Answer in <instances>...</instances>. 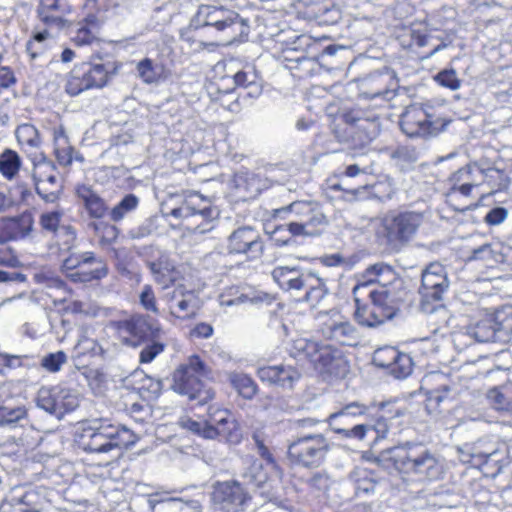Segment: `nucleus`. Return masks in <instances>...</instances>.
<instances>
[{"label": "nucleus", "mask_w": 512, "mask_h": 512, "mask_svg": "<svg viewBox=\"0 0 512 512\" xmlns=\"http://www.w3.org/2000/svg\"><path fill=\"white\" fill-rule=\"evenodd\" d=\"M397 281L394 269L383 262L365 269L353 288L354 318L361 326L376 327L392 319L398 310L390 285Z\"/></svg>", "instance_id": "obj_1"}, {"label": "nucleus", "mask_w": 512, "mask_h": 512, "mask_svg": "<svg viewBox=\"0 0 512 512\" xmlns=\"http://www.w3.org/2000/svg\"><path fill=\"white\" fill-rule=\"evenodd\" d=\"M373 462L388 472L395 470L419 479L437 480L443 474L439 455L420 441H406L385 449L373 458Z\"/></svg>", "instance_id": "obj_2"}, {"label": "nucleus", "mask_w": 512, "mask_h": 512, "mask_svg": "<svg viewBox=\"0 0 512 512\" xmlns=\"http://www.w3.org/2000/svg\"><path fill=\"white\" fill-rule=\"evenodd\" d=\"M191 25L215 39V42L203 43L211 47L242 42L250 33L249 20L224 6L200 5Z\"/></svg>", "instance_id": "obj_3"}, {"label": "nucleus", "mask_w": 512, "mask_h": 512, "mask_svg": "<svg viewBox=\"0 0 512 512\" xmlns=\"http://www.w3.org/2000/svg\"><path fill=\"white\" fill-rule=\"evenodd\" d=\"M56 236L61 240L62 250L67 253L61 262L62 274L71 282L86 284L101 281L109 274L107 261L93 251L76 250V230L71 225H62Z\"/></svg>", "instance_id": "obj_4"}, {"label": "nucleus", "mask_w": 512, "mask_h": 512, "mask_svg": "<svg viewBox=\"0 0 512 512\" xmlns=\"http://www.w3.org/2000/svg\"><path fill=\"white\" fill-rule=\"evenodd\" d=\"M425 221V213L416 210L390 211L376 229V237L389 252L399 253L416 237Z\"/></svg>", "instance_id": "obj_5"}, {"label": "nucleus", "mask_w": 512, "mask_h": 512, "mask_svg": "<svg viewBox=\"0 0 512 512\" xmlns=\"http://www.w3.org/2000/svg\"><path fill=\"white\" fill-rule=\"evenodd\" d=\"M271 276L278 286L286 292L297 296L311 306L317 305L327 294L324 279L314 271L300 266H277Z\"/></svg>", "instance_id": "obj_6"}, {"label": "nucleus", "mask_w": 512, "mask_h": 512, "mask_svg": "<svg viewBox=\"0 0 512 512\" xmlns=\"http://www.w3.org/2000/svg\"><path fill=\"white\" fill-rule=\"evenodd\" d=\"M77 442L78 446L88 453L107 454L133 445L135 435L124 426L94 420L83 426Z\"/></svg>", "instance_id": "obj_7"}, {"label": "nucleus", "mask_w": 512, "mask_h": 512, "mask_svg": "<svg viewBox=\"0 0 512 512\" xmlns=\"http://www.w3.org/2000/svg\"><path fill=\"white\" fill-rule=\"evenodd\" d=\"M275 215L286 218L290 231L299 237L319 236L328 225L327 216L321 206L311 201H295L275 210Z\"/></svg>", "instance_id": "obj_8"}, {"label": "nucleus", "mask_w": 512, "mask_h": 512, "mask_svg": "<svg viewBox=\"0 0 512 512\" xmlns=\"http://www.w3.org/2000/svg\"><path fill=\"white\" fill-rule=\"evenodd\" d=\"M207 375L206 365L198 355H192L187 363L180 365L173 373L171 389L199 405L213 399L214 392L206 388L201 377Z\"/></svg>", "instance_id": "obj_9"}, {"label": "nucleus", "mask_w": 512, "mask_h": 512, "mask_svg": "<svg viewBox=\"0 0 512 512\" xmlns=\"http://www.w3.org/2000/svg\"><path fill=\"white\" fill-rule=\"evenodd\" d=\"M329 449V442L323 434H301L288 441L287 457L295 466L317 469L324 463Z\"/></svg>", "instance_id": "obj_10"}, {"label": "nucleus", "mask_w": 512, "mask_h": 512, "mask_svg": "<svg viewBox=\"0 0 512 512\" xmlns=\"http://www.w3.org/2000/svg\"><path fill=\"white\" fill-rule=\"evenodd\" d=\"M371 415V407L352 401L341 406L337 411L331 413L326 422L331 429L342 438L363 440L368 433V426L358 423L348 427L358 418H367Z\"/></svg>", "instance_id": "obj_11"}, {"label": "nucleus", "mask_w": 512, "mask_h": 512, "mask_svg": "<svg viewBox=\"0 0 512 512\" xmlns=\"http://www.w3.org/2000/svg\"><path fill=\"white\" fill-rule=\"evenodd\" d=\"M450 281L446 268L437 262L429 264L422 272L419 294L421 296L420 307L426 313H433L448 292Z\"/></svg>", "instance_id": "obj_12"}, {"label": "nucleus", "mask_w": 512, "mask_h": 512, "mask_svg": "<svg viewBox=\"0 0 512 512\" xmlns=\"http://www.w3.org/2000/svg\"><path fill=\"white\" fill-rule=\"evenodd\" d=\"M114 63H83L76 66L70 73L65 90L71 96H77L85 90L104 87L112 73H115Z\"/></svg>", "instance_id": "obj_13"}, {"label": "nucleus", "mask_w": 512, "mask_h": 512, "mask_svg": "<svg viewBox=\"0 0 512 512\" xmlns=\"http://www.w3.org/2000/svg\"><path fill=\"white\" fill-rule=\"evenodd\" d=\"M219 214V209L211 205V200L197 192L189 193L180 206L169 212V215L175 219L201 218L202 222L194 227V231L199 234L211 231L214 228L213 222Z\"/></svg>", "instance_id": "obj_14"}, {"label": "nucleus", "mask_w": 512, "mask_h": 512, "mask_svg": "<svg viewBox=\"0 0 512 512\" xmlns=\"http://www.w3.org/2000/svg\"><path fill=\"white\" fill-rule=\"evenodd\" d=\"M342 118L349 126L347 134L351 146L355 149H364L380 133V119L375 112L352 109L344 113Z\"/></svg>", "instance_id": "obj_15"}, {"label": "nucleus", "mask_w": 512, "mask_h": 512, "mask_svg": "<svg viewBox=\"0 0 512 512\" xmlns=\"http://www.w3.org/2000/svg\"><path fill=\"white\" fill-rule=\"evenodd\" d=\"M357 83L359 95L371 100L389 101L396 96L399 87L396 72L388 67L358 79Z\"/></svg>", "instance_id": "obj_16"}, {"label": "nucleus", "mask_w": 512, "mask_h": 512, "mask_svg": "<svg viewBox=\"0 0 512 512\" xmlns=\"http://www.w3.org/2000/svg\"><path fill=\"white\" fill-rule=\"evenodd\" d=\"M36 402L39 408L61 419L66 413L74 411L79 406V397L75 390L55 385L41 387L37 393Z\"/></svg>", "instance_id": "obj_17"}, {"label": "nucleus", "mask_w": 512, "mask_h": 512, "mask_svg": "<svg viewBox=\"0 0 512 512\" xmlns=\"http://www.w3.org/2000/svg\"><path fill=\"white\" fill-rule=\"evenodd\" d=\"M211 501L216 510L243 512L251 501V495L240 481L229 480L214 484Z\"/></svg>", "instance_id": "obj_18"}, {"label": "nucleus", "mask_w": 512, "mask_h": 512, "mask_svg": "<svg viewBox=\"0 0 512 512\" xmlns=\"http://www.w3.org/2000/svg\"><path fill=\"white\" fill-rule=\"evenodd\" d=\"M33 180L36 193L46 203L59 200L62 185L58 182L55 165L41 153L33 159Z\"/></svg>", "instance_id": "obj_19"}, {"label": "nucleus", "mask_w": 512, "mask_h": 512, "mask_svg": "<svg viewBox=\"0 0 512 512\" xmlns=\"http://www.w3.org/2000/svg\"><path fill=\"white\" fill-rule=\"evenodd\" d=\"M367 176L366 170L358 164H349L339 167L333 178L328 180L329 188L343 191L348 200H360L365 198L369 185L363 181Z\"/></svg>", "instance_id": "obj_20"}, {"label": "nucleus", "mask_w": 512, "mask_h": 512, "mask_svg": "<svg viewBox=\"0 0 512 512\" xmlns=\"http://www.w3.org/2000/svg\"><path fill=\"white\" fill-rule=\"evenodd\" d=\"M137 254L144 259L153 280L161 285L163 289L174 284L177 279V272L174 263L166 252L149 245L139 247Z\"/></svg>", "instance_id": "obj_21"}, {"label": "nucleus", "mask_w": 512, "mask_h": 512, "mask_svg": "<svg viewBox=\"0 0 512 512\" xmlns=\"http://www.w3.org/2000/svg\"><path fill=\"white\" fill-rule=\"evenodd\" d=\"M118 331L127 335L125 343L134 347L148 340L159 339L161 328L159 323L149 316L134 314L117 322Z\"/></svg>", "instance_id": "obj_22"}, {"label": "nucleus", "mask_w": 512, "mask_h": 512, "mask_svg": "<svg viewBox=\"0 0 512 512\" xmlns=\"http://www.w3.org/2000/svg\"><path fill=\"white\" fill-rule=\"evenodd\" d=\"M210 427L206 430L208 439L224 440L236 444L241 440V431L237 421L227 409L209 406Z\"/></svg>", "instance_id": "obj_23"}, {"label": "nucleus", "mask_w": 512, "mask_h": 512, "mask_svg": "<svg viewBox=\"0 0 512 512\" xmlns=\"http://www.w3.org/2000/svg\"><path fill=\"white\" fill-rule=\"evenodd\" d=\"M227 250L230 254H244L248 259L256 260L264 252V243L256 229L242 226L229 235Z\"/></svg>", "instance_id": "obj_24"}, {"label": "nucleus", "mask_w": 512, "mask_h": 512, "mask_svg": "<svg viewBox=\"0 0 512 512\" xmlns=\"http://www.w3.org/2000/svg\"><path fill=\"white\" fill-rule=\"evenodd\" d=\"M372 363L379 368L387 370L396 379L408 377L413 369L411 357L392 346H385L375 350Z\"/></svg>", "instance_id": "obj_25"}, {"label": "nucleus", "mask_w": 512, "mask_h": 512, "mask_svg": "<svg viewBox=\"0 0 512 512\" xmlns=\"http://www.w3.org/2000/svg\"><path fill=\"white\" fill-rule=\"evenodd\" d=\"M336 318H331L322 326V335L328 340L340 345L355 347L361 341V333L351 322L344 320L336 313Z\"/></svg>", "instance_id": "obj_26"}, {"label": "nucleus", "mask_w": 512, "mask_h": 512, "mask_svg": "<svg viewBox=\"0 0 512 512\" xmlns=\"http://www.w3.org/2000/svg\"><path fill=\"white\" fill-rule=\"evenodd\" d=\"M258 378L268 385L291 390L300 380L301 374L291 365H273L260 367L257 370Z\"/></svg>", "instance_id": "obj_27"}, {"label": "nucleus", "mask_w": 512, "mask_h": 512, "mask_svg": "<svg viewBox=\"0 0 512 512\" xmlns=\"http://www.w3.org/2000/svg\"><path fill=\"white\" fill-rule=\"evenodd\" d=\"M400 127L410 138L425 137L431 133L432 123L423 109L410 107L401 115Z\"/></svg>", "instance_id": "obj_28"}, {"label": "nucleus", "mask_w": 512, "mask_h": 512, "mask_svg": "<svg viewBox=\"0 0 512 512\" xmlns=\"http://www.w3.org/2000/svg\"><path fill=\"white\" fill-rule=\"evenodd\" d=\"M0 223L5 243L24 240L33 232L34 217L31 212L25 211L18 216L5 218Z\"/></svg>", "instance_id": "obj_29"}, {"label": "nucleus", "mask_w": 512, "mask_h": 512, "mask_svg": "<svg viewBox=\"0 0 512 512\" xmlns=\"http://www.w3.org/2000/svg\"><path fill=\"white\" fill-rule=\"evenodd\" d=\"M476 170L478 171L476 164H467L452 173L448 179L450 184L448 195L452 197L459 193L464 197H469L472 189L479 185L475 175Z\"/></svg>", "instance_id": "obj_30"}, {"label": "nucleus", "mask_w": 512, "mask_h": 512, "mask_svg": "<svg viewBox=\"0 0 512 512\" xmlns=\"http://www.w3.org/2000/svg\"><path fill=\"white\" fill-rule=\"evenodd\" d=\"M170 313L180 319L193 316L197 310V298L191 291L174 289L165 295Z\"/></svg>", "instance_id": "obj_31"}, {"label": "nucleus", "mask_w": 512, "mask_h": 512, "mask_svg": "<svg viewBox=\"0 0 512 512\" xmlns=\"http://www.w3.org/2000/svg\"><path fill=\"white\" fill-rule=\"evenodd\" d=\"M227 78L233 80L234 89L243 88L247 90V96L250 98H257L262 94V79L254 65H243Z\"/></svg>", "instance_id": "obj_32"}, {"label": "nucleus", "mask_w": 512, "mask_h": 512, "mask_svg": "<svg viewBox=\"0 0 512 512\" xmlns=\"http://www.w3.org/2000/svg\"><path fill=\"white\" fill-rule=\"evenodd\" d=\"M240 483L243 484L248 491H256L259 487H263L268 480V473L264 469L262 462L254 458H246L243 461V467L239 473Z\"/></svg>", "instance_id": "obj_33"}, {"label": "nucleus", "mask_w": 512, "mask_h": 512, "mask_svg": "<svg viewBox=\"0 0 512 512\" xmlns=\"http://www.w3.org/2000/svg\"><path fill=\"white\" fill-rule=\"evenodd\" d=\"M76 194L90 217L99 219L106 214L108 208L105 201L90 186L78 185Z\"/></svg>", "instance_id": "obj_34"}, {"label": "nucleus", "mask_w": 512, "mask_h": 512, "mask_svg": "<svg viewBox=\"0 0 512 512\" xmlns=\"http://www.w3.org/2000/svg\"><path fill=\"white\" fill-rule=\"evenodd\" d=\"M389 157L400 171L408 172L416 167L419 151L411 145H398L389 149Z\"/></svg>", "instance_id": "obj_35"}, {"label": "nucleus", "mask_w": 512, "mask_h": 512, "mask_svg": "<svg viewBox=\"0 0 512 512\" xmlns=\"http://www.w3.org/2000/svg\"><path fill=\"white\" fill-rule=\"evenodd\" d=\"M268 299L267 294L245 293L238 287H230L220 295L219 302L221 306L230 307L244 303L258 304Z\"/></svg>", "instance_id": "obj_36"}, {"label": "nucleus", "mask_w": 512, "mask_h": 512, "mask_svg": "<svg viewBox=\"0 0 512 512\" xmlns=\"http://www.w3.org/2000/svg\"><path fill=\"white\" fill-rule=\"evenodd\" d=\"M136 72L145 84H158L164 79L165 67L151 58L145 57L137 63Z\"/></svg>", "instance_id": "obj_37"}, {"label": "nucleus", "mask_w": 512, "mask_h": 512, "mask_svg": "<svg viewBox=\"0 0 512 512\" xmlns=\"http://www.w3.org/2000/svg\"><path fill=\"white\" fill-rule=\"evenodd\" d=\"M33 281L46 289L56 290L64 295H70L72 289L66 282L53 270L42 268L33 274Z\"/></svg>", "instance_id": "obj_38"}, {"label": "nucleus", "mask_w": 512, "mask_h": 512, "mask_svg": "<svg viewBox=\"0 0 512 512\" xmlns=\"http://www.w3.org/2000/svg\"><path fill=\"white\" fill-rule=\"evenodd\" d=\"M233 182L238 196L244 200L255 198L261 191L259 179L250 172L235 174Z\"/></svg>", "instance_id": "obj_39"}, {"label": "nucleus", "mask_w": 512, "mask_h": 512, "mask_svg": "<svg viewBox=\"0 0 512 512\" xmlns=\"http://www.w3.org/2000/svg\"><path fill=\"white\" fill-rule=\"evenodd\" d=\"M466 333L480 343L499 341L492 316L468 326Z\"/></svg>", "instance_id": "obj_40"}, {"label": "nucleus", "mask_w": 512, "mask_h": 512, "mask_svg": "<svg viewBox=\"0 0 512 512\" xmlns=\"http://www.w3.org/2000/svg\"><path fill=\"white\" fill-rule=\"evenodd\" d=\"M499 342H507L512 335V307H502L492 316Z\"/></svg>", "instance_id": "obj_41"}, {"label": "nucleus", "mask_w": 512, "mask_h": 512, "mask_svg": "<svg viewBox=\"0 0 512 512\" xmlns=\"http://www.w3.org/2000/svg\"><path fill=\"white\" fill-rule=\"evenodd\" d=\"M370 474V471L364 468H356L350 473L349 479L354 485L356 496L374 493L376 482L370 477Z\"/></svg>", "instance_id": "obj_42"}, {"label": "nucleus", "mask_w": 512, "mask_h": 512, "mask_svg": "<svg viewBox=\"0 0 512 512\" xmlns=\"http://www.w3.org/2000/svg\"><path fill=\"white\" fill-rule=\"evenodd\" d=\"M478 172L482 176L483 182L491 188L492 192L505 190L509 186L508 176L500 169L478 167Z\"/></svg>", "instance_id": "obj_43"}, {"label": "nucleus", "mask_w": 512, "mask_h": 512, "mask_svg": "<svg viewBox=\"0 0 512 512\" xmlns=\"http://www.w3.org/2000/svg\"><path fill=\"white\" fill-rule=\"evenodd\" d=\"M257 490L259 491L260 496L268 502H271L282 509L289 510L290 512L294 511V506L291 505L287 499L282 497L279 483L274 484L273 481L268 479L266 484L263 487H259Z\"/></svg>", "instance_id": "obj_44"}, {"label": "nucleus", "mask_w": 512, "mask_h": 512, "mask_svg": "<svg viewBox=\"0 0 512 512\" xmlns=\"http://www.w3.org/2000/svg\"><path fill=\"white\" fill-rule=\"evenodd\" d=\"M228 379L232 387L237 390L239 395L243 398L252 399L255 396L257 392V385L247 374L231 372Z\"/></svg>", "instance_id": "obj_45"}, {"label": "nucleus", "mask_w": 512, "mask_h": 512, "mask_svg": "<svg viewBox=\"0 0 512 512\" xmlns=\"http://www.w3.org/2000/svg\"><path fill=\"white\" fill-rule=\"evenodd\" d=\"M289 222L276 225L272 231H267L271 243L276 247H291L297 245L299 235H294L290 230Z\"/></svg>", "instance_id": "obj_46"}, {"label": "nucleus", "mask_w": 512, "mask_h": 512, "mask_svg": "<svg viewBox=\"0 0 512 512\" xmlns=\"http://www.w3.org/2000/svg\"><path fill=\"white\" fill-rule=\"evenodd\" d=\"M140 199L133 193L126 194L117 205L109 212V217L113 222L123 220L127 215L134 212L139 206Z\"/></svg>", "instance_id": "obj_47"}, {"label": "nucleus", "mask_w": 512, "mask_h": 512, "mask_svg": "<svg viewBox=\"0 0 512 512\" xmlns=\"http://www.w3.org/2000/svg\"><path fill=\"white\" fill-rule=\"evenodd\" d=\"M293 51H287L285 60L291 63H295L294 66H290L291 69H297L303 73V76H311L317 71L318 57L319 56H308L306 53H302L299 56L289 55Z\"/></svg>", "instance_id": "obj_48"}, {"label": "nucleus", "mask_w": 512, "mask_h": 512, "mask_svg": "<svg viewBox=\"0 0 512 512\" xmlns=\"http://www.w3.org/2000/svg\"><path fill=\"white\" fill-rule=\"evenodd\" d=\"M16 138L20 145L28 148H39L41 139L37 128L30 124L24 123L17 127L15 131Z\"/></svg>", "instance_id": "obj_49"}, {"label": "nucleus", "mask_w": 512, "mask_h": 512, "mask_svg": "<svg viewBox=\"0 0 512 512\" xmlns=\"http://www.w3.org/2000/svg\"><path fill=\"white\" fill-rule=\"evenodd\" d=\"M94 28H96V17L90 15L85 18L84 23L79 24L72 41L78 46L91 44L96 39Z\"/></svg>", "instance_id": "obj_50"}, {"label": "nucleus", "mask_w": 512, "mask_h": 512, "mask_svg": "<svg viewBox=\"0 0 512 512\" xmlns=\"http://www.w3.org/2000/svg\"><path fill=\"white\" fill-rule=\"evenodd\" d=\"M21 166L19 155L10 149L5 150L0 156V173L11 180L18 173Z\"/></svg>", "instance_id": "obj_51"}, {"label": "nucleus", "mask_w": 512, "mask_h": 512, "mask_svg": "<svg viewBox=\"0 0 512 512\" xmlns=\"http://www.w3.org/2000/svg\"><path fill=\"white\" fill-rule=\"evenodd\" d=\"M158 512L162 510L200 512V503L197 500L183 501L180 498H169L162 500L155 506Z\"/></svg>", "instance_id": "obj_52"}, {"label": "nucleus", "mask_w": 512, "mask_h": 512, "mask_svg": "<svg viewBox=\"0 0 512 512\" xmlns=\"http://www.w3.org/2000/svg\"><path fill=\"white\" fill-rule=\"evenodd\" d=\"M68 356L62 351H56L46 354L40 359V367L50 373H57L67 362Z\"/></svg>", "instance_id": "obj_53"}, {"label": "nucleus", "mask_w": 512, "mask_h": 512, "mask_svg": "<svg viewBox=\"0 0 512 512\" xmlns=\"http://www.w3.org/2000/svg\"><path fill=\"white\" fill-rule=\"evenodd\" d=\"M179 425L191 433L198 435L204 439H208L206 430L210 427L209 423V411L207 412V418L202 420H194L188 416L181 417L179 419Z\"/></svg>", "instance_id": "obj_54"}, {"label": "nucleus", "mask_w": 512, "mask_h": 512, "mask_svg": "<svg viewBox=\"0 0 512 512\" xmlns=\"http://www.w3.org/2000/svg\"><path fill=\"white\" fill-rule=\"evenodd\" d=\"M27 412L24 407L10 408L0 406V426H12L26 418Z\"/></svg>", "instance_id": "obj_55"}, {"label": "nucleus", "mask_w": 512, "mask_h": 512, "mask_svg": "<svg viewBox=\"0 0 512 512\" xmlns=\"http://www.w3.org/2000/svg\"><path fill=\"white\" fill-rule=\"evenodd\" d=\"M63 213L59 210L44 212L39 217V224L45 232L57 234L62 225H60Z\"/></svg>", "instance_id": "obj_56"}, {"label": "nucleus", "mask_w": 512, "mask_h": 512, "mask_svg": "<svg viewBox=\"0 0 512 512\" xmlns=\"http://www.w3.org/2000/svg\"><path fill=\"white\" fill-rule=\"evenodd\" d=\"M321 345L322 344H319L316 341L305 338L298 339L294 343V347L298 353L307 358L312 364H315V359L318 356Z\"/></svg>", "instance_id": "obj_57"}, {"label": "nucleus", "mask_w": 512, "mask_h": 512, "mask_svg": "<svg viewBox=\"0 0 512 512\" xmlns=\"http://www.w3.org/2000/svg\"><path fill=\"white\" fill-rule=\"evenodd\" d=\"M321 345L322 344H319L316 341L305 338L298 339L294 343V347L298 353L307 358L312 364H315V359L318 356Z\"/></svg>", "instance_id": "obj_58"}, {"label": "nucleus", "mask_w": 512, "mask_h": 512, "mask_svg": "<svg viewBox=\"0 0 512 512\" xmlns=\"http://www.w3.org/2000/svg\"><path fill=\"white\" fill-rule=\"evenodd\" d=\"M434 80L442 87L450 90H458L461 86V80L457 77L454 69H444L434 76Z\"/></svg>", "instance_id": "obj_59"}, {"label": "nucleus", "mask_w": 512, "mask_h": 512, "mask_svg": "<svg viewBox=\"0 0 512 512\" xmlns=\"http://www.w3.org/2000/svg\"><path fill=\"white\" fill-rule=\"evenodd\" d=\"M487 398L496 409L508 411V406H510V392H507V386L504 387L503 391L497 387L489 389Z\"/></svg>", "instance_id": "obj_60"}, {"label": "nucleus", "mask_w": 512, "mask_h": 512, "mask_svg": "<svg viewBox=\"0 0 512 512\" xmlns=\"http://www.w3.org/2000/svg\"><path fill=\"white\" fill-rule=\"evenodd\" d=\"M341 352L330 345H321L318 356L315 359V366L328 368L336 360H340Z\"/></svg>", "instance_id": "obj_61"}, {"label": "nucleus", "mask_w": 512, "mask_h": 512, "mask_svg": "<svg viewBox=\"0 0 512 512\" xmlns=\"http://www.w3.org/2000/svg\"><path fill=\"white\" fill-rule=\"evenodd\" d=\"M150 343L145 345L140 351L139 358L141 363L152 362L160 353L164 351L165 345L158 339L148 340Z\"/></svg>", "instance_id": "obj_62"}, {"label": "nucleus", "mask_w": 512, "mask_h": 512, "mask_svg": "<svg viewBox=\"0 0 512 512\" xmlns=\"http://www.w3.org/2000/svg\"><path fill=\"white\" fill-rule=\"evenodd\" d=\"M37 11L56 12L65 15L71 12V6L67 0H40Z\"/></svg>", "instance_id": "obj_63"}, {"label": "nucleus", "mask_w": 512, "mask_h": 512, "mask_svg": "<svg viewBox=\"0 0 512 512\" xmlns=\"http://www.w3.org/2000/svg\"><path fill=\"white\" fill-rule=\"evenodd\" d=\"M139 302L146 311L153 312L155 314L158 313L156 297L151 285L146 284L142 287L139 294Z\"/></svg>", "instance_id": "obj_64"}]
</instances>
